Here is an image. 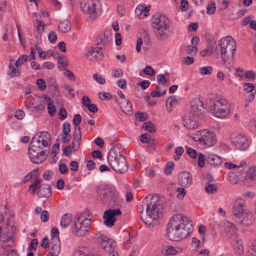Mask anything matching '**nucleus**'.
Here are the masks:
<instances>
[{
    "label": "nucleus",
    "mask_w": 256,
    "mask_h": 256,
    "mask_svg": "<svg viewBox=\"0 0 256 256\" xmlns=\"http://www.w3.org/2000/svg\"><path fill=\"white\" fill-rule=\"evenodd\" d=\"M193 229L192 222L181 214H174L168 224L167 236L173 241L186 238Z\"/></svg>",
    "instance_id": "nucleus-1"
},
{
    "label": "nucleus",
    "mask_w": 256,
    "mask_h": 256,
    "mask_svg": "<svg viewBox=\"0 0 256 256\" xmlns=\"http://www.w3.org/2000/svg\"><path fill=\"white\" fill-rule=\"evenodd\" d=\"M161 200L156 194H150L144 198L142 204L140 206V218L142 221L148 225L153 224L158 218L162 212Z\"/></svg>",
    "instance_id": "nucleus-2"
},
{
    "label": "nucleus",
    "mask_w": 256,
    "mask_h": 256,
    "mask_svg": "<svg viewBox=\"0 0 256 256\" xmlns=\"http://www.w3.org/2000/svg\"><path fill=\"white\" fill-rule=\"evenodd\" d=\"M152 26L157 38L160 40H167L172 33L170 30V20L164 15L156 14L154 16Z\"/></svg>",
    "instance_id": "nucleus-3"
},
{
    "label": "nucleus",
    "mask_w": 256,
    "mask_h": 256,
    "mask_svg": "<svg viewBox=\"0 0 256 256\" xmlns=\"http://www.w3.org/2000/svg\"><path fill=\"white\" fill-rule=\"evenodd\" d=\"M212 113L218 118H224L230 113V106L226 100L216 97L210 98L208 101Z\"/></svg>",
    "instance_id": "nucleus-4"
},
{
    "label": "nucleus",
    "mask_w": 256,
    "mask_h": 256,
    "mask_svg": "<svg viewBox=\"0 0 256 256\" xmlns=\"http://www.w3.org/2000/svg\"><path fill=\"white\" fill-rule=\"evenodd\" d=\"M108 160L111 168L117 173L122 174L128 170V163L124 156L120 152L110 151Z\"/></svg>",
    "instance_id": "nucleus-5"
},
{
    "label": "nucleus",
    "mask_w": 256,
    "mask_h": 256,
    "mask_svg": "<svg viewBox=\"0 0 256 256\" xmlns=\"http://www.w3.org/2000/svg\"><path fill=\"white\" fill-rule=\"evenodd\" d=\"M220 47L221 56L224 62L232 59L236 50V42L231 36L222 38L218 42Z\"/></svg>",
    "instance_id": "nucleus-6"
},
{
    "label": "nucleus",
    "mask_w": 256,
    "mask_h": 256,
    "mask_svg": "<svg viewBox=\"0 0 256 256\" xmlns=\"http://www.w3.org/2000/svg\"><path fill=\"white\" fill-rule=\"evenodd\" d=\"M81 10L86 14L90 15L89 18L94 20L93 16L100 14L102 5L99 0H83L80 4Z\"/></svg>",
    "instance_id": "nucleus-7"
},
{
    "label": "nucleus",
    "mask_w": 256,
    "mask_h": 256,
    "mask_svg": "<svg viewBox=\"0 0 256 256\" xmlns=\"http://www.w3.org/2000/svg\"><path fill=\"white\" fill-rule=\"evenodd\" d=\"M196 141L206 147H210L216 142V138L214 132L204 129L196 132L195 136Z\"/></svg>",
    "instance_id": "nucleus-8"
},
{
    "label": "nucleus",
    "mask_w": 256,
    "mask_h": 256,
    "mask_svg": "<svg viewBox=\"0 0 256 256\" xmlns=\"http://www.w3.org/2000/svg\"><path fill=\"white\" fill-rule=\"evenodd\" d=\"M38 147V146L30 144L28 146L29 158L32 162L36 164H40L44 162L47 156L46 153L50 152L46 148L44 150L40 151Z\"/></svg>",
    "instance_id": "nucleus-9"
},
{
    "label": "nucleus",
    "mask_w": 256,
    "mask_h": 256,
    "mask_svg": "<svg viewBox=\"0 0 256 256\" xmlns=\"http://www.w3.org/2000/svg\"><path fill=\"white\" fill-rule=\"evenodd\" d=\"M51 141L52 138L50 134L48 132L42 131L35 134L32 138L30 144L33 146H36L41 142L42 146L44 147V148L48 149V151L50 152Z\"/></svg>",
    "instance_id": "nucleus-10"
},
{
    "label": "nucleus",
    "mask_w": 256,
    "mask_h": 256,
    "mask_svg": "<svg viewBox=\"0 0 256 256\" xmlns=\"http://www.w3.org/2000/svg\"><path fill=\"white\" fill-rule=\"evenodd\" d=\"M230 139L231 143L236 150H244L249 147V141L243 134L234 133L232 134Z\"/></svg>",
    "instance_id": "nucleus-11"
},
{
    "label": "nucleus",
    "mask_w": 256,
    "mask_h": 256,
    "mask_svg": "<svg viewBox=\"0 0 256 256\" xmlns=\"http://www.w3.org/2000/svg\"><path fill=\"white\" fill-rule=\"evenodd\" d=\"M92 224L91 219L85 218L84 220H80L78 218L75 222L72 232L78 236L86 235L88 232L87 227Z\"/></svg>",
    "instance_id": "nucleus-12"
},
{
    "label": "nucleus",
    "mask_w": 256,
    "mask_h": 256,
    "mask_svg": "<svg viewBox=\"0 0 256 256\" xmlns=\"http://www.w3.org/2000/svg\"><path fill=\"white\" fill-rule=\"evenodd\" d=\"M99 194L100 198L104 203L115 204L118 197V193L114 189L101 190Z\"/></svg>",
    "instance_id": "nucleus-13"
},
{
    "label": "nucleus",
    "mask_w": 256,
    "mask_h": 256,
    "mask_svg": "<svg viewBox=\"0 0 256 256\" xmlns=\"http://www.w3.org/2000/svg\"><path fill=\"white\" fill-rule=\"evenodd\" d=\"M122 214V212L120 208L108 209L106 210L103 216V218L104 220V224L108 227H112L116 221V216Z\"/></svg>",
    "instance_id": "nucleus-14"
},
{
    "label": "nucleus",
    "mask_w": 256,
    "mask_h": 256,
    "mask_svg": "<svg viewBox=\"0 0 256 256\" xmlns=\"http://www.w3.org/2000/svg\"><path fill=\"white\" fill-rule=\"evenodd\" d=\"M246 202L242 198L236 200L232 207V213L238 218H241L248 211L246 208Z\"/></svg>",
    "instance_id": "nucleus-15"
},
{
    "label": "nucleus",
    "mask_w": 256,
    "mask_h": 256,
    "mask_svg": "<svg viewBox=\"0 0 256 256\" xmlns=\"http://www.w3.org/2000/svg\"><path fill=\"white\" fill-rule=\"evenodd\" d=\"M86 58L91 60H101L104 58V54L100 47L92 46L85 54Z\"/></svg>",
    "instance_id": "nucleus-16"
},
{
    "label": "nucleus",
    "mask_w": 256,
    "mask_h": 256,
    "mask_svg": "<svg viewBox=\"0 0 256 256\" xmlns=\"http://www.w3.org/2000/svg\"><path fill=\"white\" fill-rule=\"evenodd\" d=\"M182 124L184 127L190 130L196 129L199 126L198 117L190 114L182 118Z\"/></svg>",
    "instance_id": "nucleus-17"
},
{
    "label": "nucleus",
    "mask_w": 256,
    "mask_h": 256,
    "mask_svg": "<svg viewBox=\"0 0 256 256\" xmlns=\"http://www.w3.org/2000/svg\"><path fill=\"white\" fill-rule=\"evenodd\" d=\"M190 114L198 117L202 114L204 103L200 98H196L191 102Z\"/></svg>",
    "instance_id": "nucleus-18"
},
{
    "label": "nucleus",
    "mask_w": 256,
    "mask_h": 256,
    "mask_svg": "<svg viewBox=\"0 0 256 256\" xmlns=\"http://www.w3.org/2000/svg\"><path fill=\"white\" fill-rule=\"evenodd\" d=\"M238 178L241 180H250L256 182V168L254 166L250 167L246 172H242Z\"/></svg>",
    "instance_id": "nucleus-19"
},
{
    "label": "nucleus",
    "mask_w": 256,
    "mask_h": 256,
    "mask_svg": "<svg viewBox=\"0 0 256 256\" xmlns=\"http://www.w3.org/2000/svg\"><path fill=\"white\" fill-rule=\"evenodd\" d=\"M178 182L182 186H190L192 183V176L190 172H182L178 175Z\"/></svg>",
    "instance_id": "nucleus-20"
},
{
    "label": "nucleus",
    "mask_w": 256,
    "mask_h": 256,
    "mask_svg": "<svg viewBox=\"0 0 256 256\" xmlns=\"http://www.w3.org/2000/svg\"><path fill=\"white\" fill-rule=\"evenodd\" d=\"M162 251L165 256H170L181 253L182 252V248L179 246H166L162 248Z\"/></svg>",
    "instance_id": "nucleus-21"
},
{
    "label": "nucleus",
    "mask_w": 256,
    "mask_h": 256,
    "mask_svg": "<svg viewBox=\"0 0 256 256\" xmlns=\"http://www.w3.org/2000/svg\"><path fill=\"white\" fill-rule=\"evenodd\" d=\"M37 194L40 198H50L52 195V188L50 186L45 184L39 186Z\"/></svg>",
    "instance_id": "nucleus-22"
},
{
    "label": "nucleus",
    "mask_w": 256,
    "mask_h": 256,
    "mask_svg": "<svg viewBox=\"0 0 256 256\" xmlns=\"http://www.w3.org/2000/svg\"><path fill=\"white\" fill-rule=\"evenodd\" d=\"M80 128L75 127L74 134V140L72 142V148L74 151H76L79 148L81 140Z\"/></svg>",
    "instance_id": "nucleus-23"
},
{
    "label": "nucleus",
    "mask_w": 256,
    "mask_h": 256,
    "mask_svg": "<svg viewBox=\"0 0 256 256\" xmlns=\"http://www.w3.org/2000/svg\"><path fill=\"white\" fill-rule=\"evenodd\" d=\"M115 246V243L112 242L110 240H106L100 238V246L103 250L110 253V256H114V254H112V252Z\"/></svg>",
    "instance_id": "nucleus-24"
},
{
    "label": "nucleus",
    "mask_w": 256,
    "mask_h": 256,
    "mask_svg": "<svg viewBox=\"0 0 256 256\" xmlns=\"http://www.w3.org/2000/svg\"><path fill=\"white\" fill-rule=\"evenodd\" d=\"M21 74V71L19 70V68L16 67L14 64V60L10 59L8 65V75L11 78L19 76Z\"/></svg>",
    "instance_id": "nucleus-25"
},
{
    "label": "nucleus",
    "mask_w": 256,
    "mask_h": 256,
    "mask_svg": "<svg viewBox=\"0 0 256 256\" xmlns=\"http://www.w3.org/2000/svg\"><path fill=\"white\" fill-rule=\"evenodd\" d=\"M179 100L180 98L176 96H172L166 99V106L169 112L172 111L173 107L178 104Z\"/></svg>",
    "instance_id": "nucleus-26"
},
{
    "label": "nucleus",
    "mask_w": 256,
    "mask_h": 256,
    "mask_svg": "<svg viewBox=\"0 0 256 256\" xmlns=\"http://www.w3.org/2000/svg\"><path fill=\"white\" fill-rule=\"evenodd\" d=\"M120 106L122 110L126 114H128L132 112V105L128 99L122 100L119 102Z\"/></svg>",
    "instance_id": "nucleus-27"
},
{
    "label": "nucleus",
    "mask_w": 256,
    "mask_h": 256,
    "mask_svg": "<svg viewBox=\"0 0 256 256\" xmlns=\"http://www.w3.org/2000/svg\"><path fill=\"white\" fill-rule=\"evenodd\" d=\"M240 219H242L240 221L244 226H248L252 224L255 218L252 214L248 211Z\"/></svg>",
    "instance_id": "nucleus-28"
},
{
    "label": "nucleus",
    "mask_w": 256,
    "mask_h": 256,
    "mask_svg": "<svg viewBox=\"0 0 256 256\" xmlns=\"http://www.w3.org/2000/svg\"><path fill=\"white\" fill-rule=\"evenodd\" d=\"M206 161L210 165L218 166L222 163V160L218 155L212 154L206 158Z\"/></svg>",
    "instance_id": "nucleus-29"
},
{
    "label": "nucleus",
    "mask_w": 256,
    "mask_h": 256,
    "mask_svg": "<svg viewBox=\"0 0 256 256\" xmlns=\"http://www.w3.org/2000/svg\"><path fill=\"white\" fill-rule=\"evenodd\" d=\"M34 23L36 29V33L34 34V36L36 38H38L40 37L42 32H44L45 25L42 20H34Z\"/></svg>",
    "instance_id": "nucleus-30"
},
{
    "label": "nucleus",
    "mask_w": 256,
    "mask_h": 256,
    "mask_svg": "<svg viewBox=\"0 0 256 256\" xmlns=\"http://www.w3.org/2000/svg\"><path fill=\"white\" fill-rule=\"evenodd\" d=\"M72 220V216L70 214H64L61 218L60 226L63 228H66L70 223Z\"/></svg>",
    "instance_id": "nucleus-31"
},
{
    "label": "nucleus",
    "mask_w": 256,
    "mask_h": 256,
    "mask_svg": "<svg viewBox=\"0 0 256 256\" xmlns=\"http://www.w3.org/2000/svg\"><path fill=\"white\" fill-rule=\"evenodd\" d=\"M232 247L236 252L240 254L244 252L242 242L240 240H235L233 241Z\"/></svg>",
    "instance_id": "nucleus-32"
},
{
    "label": "nucleus",
    "mask_w": 256,
    "mask_h": 256,
    "mask_svg": "<svg viewBox=\"0 0 256 256\" xmlns=\"http://www.w3.org/2000/svg\"><path fill=\"white\" fill-rule=\"evenodd\" d=\"M10 215L6 206H0V222H4L6 220L9 219Z\"/></svg>",
    "instance_id": "nucleus-33"
},
{
    "label": "nucleus",
    "mask_w": 256,
    "mask_h": 256,
    "mask_svg": "<svg viewBox=\"0 0 256 256\" xmlns=\"http://www.w3.org/2000/svg\"><path fill=\"white\" fill-rule=\"evenodd\" d=\"M58 29L62 32H66L70 30V24L68 20H64L59 24Z\"/></svg>",
    "instance_id": "nucleus-34"
},
{
    "label": "nucleus",
    "mask_w": 256,
    "mask_h": 256,
    "mask_svg": "<svg viewBox=\"0 0 256 256\" xmlns=\"http://www.w3.org/2000/svg\"><path fill=\"white\" fill-rule=\"evenodd\" d=\"M38 168H36L28 174L26 176H24L22 180V182L24 184H26L27 182H29L30 180H32L33 178L36 176V174L38 172Z\"/></svg>",
    "instance_id": "nucleus-35"
},
{
    "label": "nucleus",
    "mask_w": 256,
    "mask_h": 256,
    "mask_svg": "<svg viewBox=\"0 0 256 256\" xmlns=\"http://www.w3.org/2000/svg\"><path fill=\"white\" fill-rule=\"evenodd\" d=\"M216 46H210L208 47V48L200 52V54L202 56H210L216 50Z\"/></svg>",
    "instance_id": "nucleus-36"
},
{
    "label": "nucleus",
    "mask_w": 256,
    "mask_h": 256,
    "mask_svg": "<svg viewBox=\"0 0 256 256\" xmlns=\"http://www.w3.org/2000/svg\"><path fill=\"white\" fill-rule=\"evenodd\" d=\"M50 254L51 256H58L60 251V244L50 245Z\"/></svg>",
    "instance_id": "nucleus-37"
},
{
    "label": "nucleus",
    "mask_w": 256,
    "mask_h": 256,
    "mask_svg": "<svg viewBox=\"0 0 256 256\" xmlns=\"http://www.w3.org/2000/svg\"><path fill=\"white\" fill-rule=\"evenodd\" d=\"M243 169L242 170H238L236 172L239 174L238 175L236 174L234 172H230L228 174V179L231 182L236 184L238 182V180L240 179L238 178L240 176V174L242 172Z\"/></svg>",
    "instance_id": "nucleus-38"
},
{
    "label": "nucleus",
    "mask_w": 256,
    "mask_h": 256,
    "mask_svg": "<svg viewBox=\"0 0 256 256\" xmlns=\"http://www.w3.org/2000/svg\"><path fill=\"white\" fill-rule=\"evenodd\" d=\"M246 163L244 161L241 162L239 165L235 164L230 162H226L224 164V166L226 168H228V169L237 168L238 169V170H242L241 168H242V167H243L244 166H246Z\"/></svg>",
    "instance_id": "nucleus-39"
},
{
    "label": "nucleus",
    "mask_w": 256,
    "mask_h": 256,
    "mask_svg": "<svg viewBox=\"0 0 256 256\" xmlns=\"http://www.w3.org/2000/svg\"><path fill=\"white\" fill-rule=\"evenodd\" d=\"M224 229L226 232H234L236 230L235 226L229 221H226L224 222Z\"/></svg>",
    "instance_id": "nucleus-40"
},
{
    "label": "nucleus",
    "mask_w": 256,
    "mask_h": 256,
    "mask_svg": "<svg viewBox=\"0 0 256 256\" xmlns=\"http://www.w3.org/2000/svg\"><path fill=\"white\" fill-rule=\"evenodd\" d=\"M107 41L108 36H106L104 33H101L98 36L96 44L98 46L104 45L106 44Z\"/></svg>",
    "instance_id": "nucleus-41"
},
{
    "label": "nucleus",
    "mask_w": 256,
    "mask_h": 256,
    "mask_svg": "<svg viewBox=\"0 0 256 256\" xmlns=\"http://www.w3.org/2000/svg\"><path fill=\"white\" fill-rule=\"evenodd\" d=\"M142 128L145 130L150 132H153L156 131V126L154 124H152L150 122H146L143 124Z\"/></svg>",
    "instance_id": "nucleus-42"
},
{
    "label": "nucleus",
    "mask_w": 256,
    "mask_h": 256,
    "mask_svg": "<svg viewBox=\"0 0 256 256\" xmlns=\"http://www.w3.org/2000/svg\"><path fill=\"white\" fill-rule=\"evenodd\" d=\"M216 9V4L214 2L211 1L207 6L206 12L208 14H212L214 13Z\"/></svg>",
    "instance_id": "nucleus-43"
},
{
    "label": "nucleus",
    "mask_w": 256,
    "mask_h": 256,
    "mask_svg": "<svg viewBox=\"0 0 256 256\" xmlns=\"http://www.w3.org/2000/svg\"><path fill=\"white\" fill-rule=\"evenodd\" d=\"M28 58V56L26 54H22L20 56L18 59L14 62L16 67L19 68L20 65L27 61Z\"/></svg>",
    "instance_id": "nucleus-44"
},
{
    "label": "nucleus",
    "mask_w": 256,
    "mask_h": 256,
    "mask_svg": "<svg viewBox=\"0 0 256 256\" xmlns=\"http://www.w3.org/2000/svg\"><path fill=\"white\" fill-rule=\"evenodd\" d=\"M174 164L172 162H168L166 163V166L164 168V173L166 175H170L172 174L174 170Z\"/></svg>",
    "instance_id": "nucleus-45"
},
{
    "label": "nucleus",
    "mask_w": 256,
    "mask_h": 256,
    "mask_svg": "<svg viewBox=\"0 0 256 256\" xmlns=\"http://www.w3.org/2000/svg\"><path fill=\"white\" fill-rule=\"evenodd\" d=\"M205 190L208 194H214L217 192V186L214 184L208 183L205 186Z\"/></svg>",
    "instance_id": "nucleus-46"
},
{
    "label": "nucleus",
    "mask_w": 256,
    "mask_h": 256,
    "mask_svg": "<svg viewBox=\"0 0 256 256\" xmlns=\"http://www.w3.org/2000/svg\"><path fill=\"white\" fill-rule=\"evenodd\" d=\"M198 50V48L196 46H188L186 48L187 54L192 56L196 55Z\"/></svg>",
    "instance_id": "nucleus-47"
},
{
    "label": "nucleus",
    "mask_w": 256,
    "mask_h": 256,
    "mask_svg": "<svg viewBox=\"0 0 256 256\" xmlns=\"http://www.w3.org/2000/svg\"><path fill=\"white\" fill-rule=\"evenodd\" d=\"M150 8L148 6L144 5H138L136 8V12L140 11V14H144V16H146L149 12Z\"/></svg>",
    "instance_id": "nucleus-48"
},
{
    "label": "nucleus",
    "mask_w": 256,
    "mask_h": 256,
    "mask_svg": "<svg viewBox=\"0 0 256 256\" xmlns=\"http://www.w3.org/2000/svg\"><path fill=\"white\" fill-rule=\"evenodd\" d=\"M212 71V68L210 66H203L200 68V73L202 75H210Z\"/></svg>",
    "instance_id": "nucleus-49"
},
{
    "label": "nucleus",
    "mask_w": 256,
    "mask_h": 256,
    "mask_svg": "<svg viewBox=\"0 0 256 256\" xmlns=\"http://www.w3.org/2000/svg\"><path fill=\"white\" fill-rule=\"evenodd\" d=\"M184 152V148L182 146H178L175 150V154L176 156H174V159L175 160H178L180 156L183 154Z\"/></svg>",
    "instance_id": "nucleus-50"
},
{
    "label": "nucleus",
    "mask_w": 256,
    "mask_h": 256,
    "mask_svg": "<svg viewBox=\"0 0 256 256\" xmlns=\"http://www.w3.org/2000/svg\"><path fill=\"white\" fill-rule=\"evenodd\" d=\"M157 80L159 84L163 85L164 86H166L168 80L165 78L164 74H160L157 76Z\"/></svg>",
    "instance_id": "nucleus-51"
},
{
    "label": "nucleus",
    "mask_w": 256,
    "mask_h": 256,
    "mask_svg": "<svg viewBox=\"0 0 256 256\" xmlns=\"http://www.w3.org/2000/svg\"><path fill=\"white\" fill-rule=\"evenodd\" d=\"M136 118L140 122L146 120L147 118V114L144 112H138L136 114Z\"/></svg>",
    "instance_id": "nucleus-52"
},
{
    "label": "nucleus",
    "mask_w": 256,
    "mask_h": 256,
    "mask_svg": "<svg viewBox=\"0 0 256 256\" xmlns=\"http://www.w3.org/2000/svg\"><path fill=\"white\" fill-rule=\"evenodd\" d=\"M248 252L250 256H256V241L252 243L250 246Z\"/></svg>",
    "instance_id": "nucleus-53"
},
{
    "label": "nucleus",
    "mask_w": 256,
    "mask_h": 256,
    "mask_svg": "<svg viewBox=\"0 0 256 256\" xmlns=\"http://www.w3.org/2000/svg\"><path fill=\"white\" fill-rule=\"evenodd\" d=\"M36 84L40 90H44L46 88L45 81L42 78L38 79L36 81Z\"/></svg>",
    "instance_id": "nucleus-54"
},
{
    "label": "nucleus",
    "mask_w": 256,
    "mask_h": 256,
    "mask_svg": "<svg viewBox=\"0 0 256 256\" xmlns=\"http://www.w3.org/2000/svg\"><path fill=\"white\" fill-rule=\"evenodd\" d=\"M254 88V85L252 83L247 82L244 84V90L247 92H250Z\"/></svg>",
    "instance_id": "nucleus-55"
},
{
    "label": "nucleus",
    "mask_w": 256,
    "mask_h": 256,
    "mask_svg": "<svg viewBox=\"0 0 256 256\" xmlns=\"http://www.w3.org/2000/svg\"><path fill=\"white\" fill-rule=\"evenodd\" d=\"M82 121V117L80 114H76L74 116L72 122L76 127L78 128L79 124Z\"/></svg>",
    "instance_id": "nucleus-56"
},
{
    "label": "nucleus",
    "mask_w": 256,
    "mask_h": 256,
    "mask_svg": "<svg viewBox=\"0 0 256 256\" xmlns=\"http://www.w3.org/2000/svg\"><path fill=\"white\" fill-rule=\"evenodd\" d=\"M187 154L192 158H197L198 154L194 148L188 147L186 148Z\"/></svg>",
    "instance_id": "nucleus-57"
},
{
    "label": "nucleus",
    "mask_w": 256,
    "mask_h": 256,
    "mask_svg": "<svg viewBox=\"0 0 256 256\" xmlns=\"http://www.w3.org/2000/svg\"><path fill=\"white\" fill-rule=\"evenodd\" d=\"M62 132L64 135H68L70 132V124L68 122H64L62 126Z\"/></svg>",
    "instance_id": "nucleus-58"
},
{
    "label": "nucleus",
    "mask_w": 256,
    "mask_h": 256,
    "mask_svg": "<svg viewBox=\"0 0 256 256\" xmlns=\"http://www.w3.org/2000/svg\"><path fill=\"white\" fill-rule=\"evenodd\" d=\"M53 174V171L51 170H46L43 174V178L46 180H49L52 178Z\"/></svg>",
    "instance_id": "nucleus-59"
},
{
    "label": "nucleus",
    "mask_w": 256,
    "mask_h": 256,
    "mask_svg": "<svg viewBox=\"0 0 256 256\" xmlns=\"http://www.w3.org/2000/svg\"><path fill=\"white\" fill-rule=\"evenodd\" d=\"M93 78L97 82L102 84H104L106 82L105 78L100 76H98L97 74H93Z\"/></svg>",
    "instance_id": "nucleus-60"
},
{
    "label": "nucleus",
    "mask_w": 256,
    "mask_h": 256,
    "mask_svg": "<svg viewBox=\"0 0 256 256\" xmlns=\"http://www.w3.org/2000/svg\"><path fill=\"white\" fill-rule=\"evenodd\" d=\"M38 244V239L34 238L32 240L31 242L28 247V250H35L36 248V246Z\"/></svg>",
    "instance_id": "nucleus-61"
},
{
    "label": "nucleus",
    "mask_w": 256,
    "mask_h": 256,
    "mask_svg": "<svg viewBox=\"0 0 256 256\" xmlns=\"http://www.w3.org/2000/svg\"><path fill=\"white\" fill-rule=\"evenodd\" d=\"M150 84V81L148 80H144L139 83L138 85L140 86L142 89L146 90L148 88Z\"/></svg>",
    "instance_id": "nucleus-62"
},
{
    "label": "nucleus",
    "mask_w": 256,
    "mask_h": 256,
    "mask_svg": "<svg viewBox=\"0 0 256 256\" xmlns=\"http://www.w3.org/2000/svg\"><path fill=\"white\" fill-rule=\"evenodd\" d=\"M144 72L146 75L152 76L154 74V70L150 66H146L144 70Z\"/></svg>",
    "instance_id": "nucleus-63"
},
{
    "label": "nucleus",
    "mask_w": 256,
    "mask_h": 256,
    "mask_svg": "<svg viewBox=\"0 0 256 256\" xmlns=\"http://www.w3.org/2000/svg\"><path fill=\"white\" fill-rule=\"evenodd\" d=\"M67 112L64 108H60L59 112V118L61 120H64L67 117Z\"/></svg>",
    "instance_id": "nucleus-64"
}]
</instances>
